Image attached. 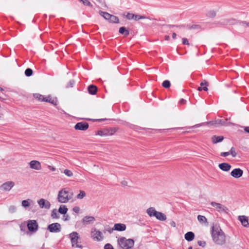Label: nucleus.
I'll use <instances>...</instances> for the list:
<instances>
[{
    "label": "nucleus",
    "instance_id": "1",
    "mask_svg": "<svg viewBox=\"0 0 249 249\" xmlns=\"http://www.w3.org/2000/svg\"><path fill=\"white\" fill-rule=\"evenodd\" d=\"M212 236L213 242L216 245L222 246L226 244V235L219 227H213Z\"/></svg>",
    "mask_w": 249,
    "mask_h": 249
},
{
    "label": "nucleus",
    "instance_id": "2",
    "mask_svg": "<svg viewBox=\"0 0 249 249\" xmlns=\"http://www.w3.org/2000/svg\"><path fill=\"white\" fill-rule=\"evenodd\" d=\"M73 193L70 188H64L58 191L57 200L59 203H67L73 198Z\"/></svg>",
    "mask_w": 249,
    "mask_h": 249
},
{
    "label": "nucleus",
    "instance_id": "3",
    "mask_svg": "<svg viewBox=\"0 0 249 249\" xmlns=\"http://www.w3.org/2000/svg\"><path fill=\"white\" fill-rule=\"evenodd\" d=\"M69 238L73 248L82 249L83 246L81 244L80 237L78 232L74 231L71 233L69 234Z\"/></svg>",
    "mask_w": 249,
    "mask_h": 249
},
{
    "label": "nucleus",
    "instance_id": "4",
    "mask_svg": "<svg viewBox=\"0 0 249 249\" xmlns=\"http://www.w3.org/2000/svg\"><path fill=\"white\" fill-rule=\"evenodd\" d=\"M119 246L123 249H131L134 244V240L131 239H127L124 237L120 238L118 240Z\"/></svg>",
    "mask_w": 249,
    "mask_h": 249
},
{
    "label": "nucleus",
    "instance_id": "5",
    "mask_svg": "<svg viewBox=\"0 0 249 249\" xmlns=\"http://www.w3.org/2000/svg\"><path fill=\"white\" fill-rule=\"evenodd\" d=\"M90 236L94 241L97 242L102 241L104 237L103 233L95 228H91Z\"/></svg>",
    "mask_w": 249,
    "mask_h": 249
},
{
    "label": "nucleus",
    "instance_id": "6",
    "mask_svg": "<svg viewBox=\"0 0 249 249\" xmlns=\"http://www.w3.org/2000/svg\"><path fill=\"white\" fill-rule=\"evenodd\" d=\"M212 207L214 208V210L220 213H228L229 209L225 205L214 201H212L210 203Z\"/></svg>",
    "mask_w": 249,
    "mask_h": 249
},
{
    "label": "nucleus",
    "instance_id": "7",
    "mask_svg": "<svg viewBox=\"0 0 249 249\" xmlns=\"http://www.w3.org/2000/svg\"><path fill=\"white\" fill-rule=\"evenodd\" d=\"M15 186V182L13 181H7L0 186V190L4 192H9Z\"/></svg>",
    "mask_w": 249,
    "mask_h": 249
},
{
    "label": "nucleus",
    "instance_id": "8",
    "mask_svg": "<svg viewBox=\"0 0 249 249\" xmlns=\"http://www.w3.org/2000/svg\"><path fill=\"white\" fill-rule=\"evenodd\" d=\"M47 230L51 232L57 233L61 231V226L59 223H54L50 224L47 227Z\"/></svg>",
    "mask_w": 249,
    "mask_h": 249
},
{
    "label": "nucleus",
    "instance_id": "9",
    "mask_svg": "<svg viewBox=\"0 0 249 249\" xmlns=\"http://www.w3.org/2000/svg\"><path fill=\"white\" fill-rule=\"evenodd\" d=\"M29 165L31 169L39 171L42 169L41 163L36 160H33L29 162Z\"/></svg>",
    "mask_w": 249,
    "mask_h": 249
},
{
    "label": "nucleus",
    "instance_id": "10",
    "mask_svg": "<svg viewBox=\"0 0 249 249\" xmlns=\"http://www.w3.org/2000/svg\"><path fill=\"white\" fill-rule=\"evenodd\" d=\"M231 177L235 178H239L243 175V171L240 168H235L230 173Z\"/></svg>",
    "mask_w": 249,
    "mask_h": 249
},
{
    "label": "nucleus",
    "instance_id": "11",
    "mask_svg": "<svg viewBox=\"0 0 249 249\" xmlns=\"http://www.w3.org/2000/svg\"><path fill=\"white\" fill-rule=\"evenodd\" d=\"M95 221V217L92 216H86L82 219V223L83 225L86 226L92 224Z\"/></svg>",
    "mask_w": 249,
    "mask_h": 249
},
{
    "label": "nucleus",
    "instance_id": "12",
    "mask_svg": "<svg viewBox=\"0 0 249 249\" xmlns=\"http://www.w3.org/2000/svg\"><path fill=\"white\" fill-rule=\"evenodd\" d=\"M27 227L30 231L35 232L37 231L38 225L36 220H31L28 221Z\"/></svg>",
    "mask_w": 249,
    "mask_h": 249
},
{
    "label": "nucleus",
    "instance_id": "13",
    "mask_svg": "<svg viewBox=\"0 0 249 249\" xmlns=\"http://www.w3.org/2000/svg\"><path fill=\"white\" fill-rule=\"evenodd\" d=\"M37 203L41 208L49 209L51 207V204L49 201L43 198L38 200Z\"/></svg>",
    "mask_w": 249,
    "mask_h": 249
},
{
    "label": "nucleus",
    "instance_id": "14",
    "mask_svg": "<svg viewBox=\"0 0 249 249\" xmlns=\"http://www.w3.org/2000/svg\"><path fill=\"white\" fill-rule=\"evenodd\" d=\"M89 127V124L87 123H77L75 126L74 128L76 130H86Z\"/></svg>",
    "mask_w": 249,
    "mask_h": 249
},
{
    "label": "nucleus",
    "instance_id": "15",
    "mask_svg": "<svg viewBox=\"0 0 249 249\" xmlns=\"http://www.w3.org/2000/svg\"><path fill=\"white\" fill-rule=\"evenodd\" d=\"M126 18L128 20L134 19L135 20H138L139 19H144L146 18L144 16L135 15L132 13H127L126 16Z\"/></svg>",
    "mask_w": 249,
    "mask_h": 249
},
{
    "label": "nucleus",
    "instance_id": "16",
    "mask_svg": "<svg viewBox=\"0 0 249 249\" xmlns=\"http://www.w3.org/2000/svg\"><path fill=\"white\" fill-rule=\"evenodd\" d=\"M238 219L240 221L242 225L245 227L249 226L248 218L245 215H240L238 217Z\"/></svg>",
    "mask_w": 249,
    "mask_h": 249
},
{
    "label": "nucleus",
    "instance_id": "17",
    "mask_svg": "<svg viewBox=\"0 0 249 249\" xmlns=\"http://www.w3.org/2000/svg\"><path fill=\"white\" fill-rule=\"evenodd\" d=\"M218 167L223 171L228 172L231 170V166L228 163L223 162L219 164Z\"/></svg>",
    "mask_w": 249,
    "mask_h": 249
},
{
    "label": "nucleus",
    "instance_id": "18",
    "mask_svg": "<svg viewBox=\"0 0 249 249\" xmlns=\"http://www.w3.org/2000/svg\"><path fill=\"white\" fill-rule=\"evenodd\" d=\"M126 229V226L124 224L117 223L114 224L113 230L117 231H124Z\"/></svg>",
    "mask_w": 249,
    "mask_h": 249
},
{
    "label": "nucleus",
    "instance_id": "19",
    "mask_svg": "<svg viewBox=\"0 0 249 249\" xmlns=\"http://www.w3.org/2000/svg\"><path fill=\"white\" fill-rule=\"evenodd\" d=\"M43 102H49L54 106L57 104V101L56 98H53L51 95L45 97V99Z\"/></svg>",
    "mask_w": 249,
    "mask_h": 249
},
{
    "label": "nucleus",
    "instance_id": "20",
    "mask_svg": "<svg viewBox=\"0 0 249 249\" xmlns=\"http://www.w3.org/2000/svg\"><path fill=\"white\" fill-rule=\"evenodd\" d=\"M146 213L150 217H155L158 212L154 207H150L147 209Z\"/></svg>",
    "mask_w": 249,
    "mask_h": 249
},
{
    "label": "nucleus",
    "instance_id": "21",
    "mask_svg": "<svg viewBox=\"0 0 249 249\" xmlns=\"http://www.w3.org/2000/svg\"><path fill=\"white\" fill-rule=\"evenodd\" d=\"M184 238L187 241L190 242L194 239L195 234L193 232L189 231L185 233Z\"/></svg>",
    "mask_w": 249,
    "mask_h": 249
},
{
    "label": "nucleus",
    "instance_id": "22",
    "mask_svg": "<svg viewBox=\"0 0 249 249\" xmlns=\"http://www.w3.org/2000/svg\"><path fill=\"white\" fill-rule=\"evenodd\" d=\"M33 203V201L31 199H27L26 200H22L21 202V206L26 208L28 207H29L31 204H32Z\"/></svg>",
    "mask_w": 249,
    "mask_h": 249
},
{
    "label": "nucleus",
    "instance_id": "23",
    "mask_svg": "<svg viewBox=\"0 0 249 249\" xmlns=\"http://www.w3.org/2000/svg\"><path fill=\"white\" fill-rule=\"evenodd\" d=\"M155 217L160 221H165L167 219L166 215L160 212H158Z\"/></svg>",
    "mask_w": 249,
    "mask_h": 249
},
{
    "label": "nucleus",
    "instance_id": "24",
    "mask_svg": "<svg viewBox=\"0 0 249 249\" xmlns=\"http://www.w3.org/2000/svg\"><path fill=\"white\" fill-rule=\"evenodd\" d=\"M224 139L223 136H217L216 135L213 136L212 138V141L213 143H216L222 142Z\"/></svg>",
    "mask_w": 249,
    "mask_h": 249
},
{
    "label": "nucleus",
    "instance_id": "25",
    "mask_svg": "<svg viewBox=\"0 0 249 249\" xmlns=\"http://www.w3.org/2000/svg\"><path fill=\"white\" fill-rule=\"evenodd\" d=\"M68 211V208L65 205H61L58 210V213L62 214H65Z\"/></svg>",
    "mask_w": 249,
    "mask_h": 249
},
{
    "label": "nucleus",
    "instance_id": "26",
    "mask_svg": "<svg viewBox=\"0 0 249 249\" xmlns=\"http://www.w3.org/2000/svg\"><path fill=\"white\" fill-rule=\"evenodd\" d=\"M97 90V88L94 85H90L88 87V91L89 93L91 94L94 95L95 94Z\"/></svg>",
    "mask_w": 249,
    "mask_h": 249
},
{
    "label": "nucleus",
    "instance_id": "27",
    "mask_svg": "<svg viewBox=\"0 0 249 249\" xmlns=\"http://www.w3.org/2000/svg\"><path fill=\"white\" fill-rule=\"evenodd\" d=\"M99 14L103 17L105 19L107 20H109L110 18L111 15L109 14L108 13L103 12L102 11H99Z\"/></svg>",
    "mask_w": 249,
    "mask_h": 249
},
{
    "label": "nucleus",
    "instance_id": "28",
    "mask_svg": "<svg viewBox=\"0 0 249 249\" xmlns=\"http://www.w3.org/2000/svg\"><path fill=\"white\" fill-rule=\"evenodd\" d=\"M197 220L201 224H207L208 223L207 218L203 215H198Z\"/></svg>",
    "mask_w": 249,
    "mask_h": 249
},
{
    "label": "nucleus",
    "instance_id": "29",
    "mask_svg": "<svg viewBox=\"0 0 249 249\" xmlns=\"http://www.w3.org/2000/svg\"><path fill=\"white\" fill-rule=\"evenodd\" d=\"M33 96L36 99L39 101L43 102L45 99V97L39 93H35L33 94Z\"/></svg>",
    "mask_w": 249,
    "mask_h": 249
},
{
    "label": "nucleus",
    "instance_id": "30",
    "mask_svg": "<svg viewBox=\"0 0 249 249\" xmlns=\"http://www.w3.org/2000/svg\"><path fill=\"white\" fill-rule=\"evenodd\" d=\"M86 193L84 191L80 190L79 193L76 196V198L78 199H82L86 196Z\"/></svg>",
    "mask_w": 249,
    "mask_h": 249
},
{
    "label": "nucleus",
    "instance_id": "31",
    "mask_svg": "<svg viewBox=\"0 0 249 249\" xmlns=\"http://www.w3.org/2000/svg\"><path fill=\"white\" fill-rule=\"evenodd\" d=\"M119 33L121 34H124L125 36H127L129 35V33L128 30H126V28L124 27H122L119 29Z\"/></svg>",
    "mask_w": 249,
    "mask_h": 249
},
{
    "label": "nucleus",
    "instance_id": "32",
    "mask_svg": "<svg viewBox=\"0 0 249 249\" xmlns=\"http://www.w3.org/2000/svg\"><path fill=\"white\" fill-rule=\"evenodd\" d=\"M58 210H57L56 209H53V211H52V214H51V216L52 217V218H59V216L58 214Z\"/></svg>",
    "mask_w": 249,
    "mask_h": 249
},
{
    "label": "nucleus",
    "instance_id": "33",
    "mask_svg": "<svg viewBox=\"0 0 249 249\" xmlns=\"http://www.w3.org/2000/svg\"><path fill=\"white\" fill-rule=\"evenodd\" d=\"M63 173L68 177H71L73 175L72 172L69 169H65Z\"/></svg>",
    "mask_w": 249,
    "mask_h": 249
},
{
    "label": "nucleus",
    "instance_id": "34",
    "mask_svg": "<svg viewBox=\"0 0 249 249\" xmlns=\"http://www.w3.org/2000/svg\"><path fill=\"white\" fill-rule=\"evenodd\" d=\"M212 124L213 125H215L217 126V125H218L219 124L225 125V123L224 121H223L222 120H218L214 122H212Z\"/></svg>",
    "mask_w": 249,
    "mask_h": 249
},
{
    "label": "nucleus",
    "instance_id": "35",
    "mask_svg": "<svg viewBox=\"0 0 249 249\" xmlns=\"http://www.w3.org/2000/svg\"><path fill=\"white\" fill-rule=\"evenodd\" d=\"M109 20L110 22L113 23H118L119 22V19L118 18L113 15L111 16L110 18L109 19Z\"/></svg>",
    "mask_w": 249,
    "mask_h": 249
},
{
    "label": "nucleus",
    "instance_id": "36",
    "mask_svg": "<svg viewBox=\"0 0 249 249\" xmlns=\"http://www.w3.org/2000/svg\"><path fill=\"white\" fill-rule=\"evenodd\" d=\"M106 133H107V135H113L116 131L115 128H110L108 130H107Z\"/></svg>",
    "mask_w": 249,
    "mask_h": 249
},
{
    "label": "nucleus",
    "instance_id": "37",
    "mask_svg": "<svg viewBox=\"0 0 249 249\" xmlns=\"http://www.w3.org/2000/svg\"><path fill=\"white\" fill-rule=\"evenodd\" d=\"M16 210H17L16 207L14 205L10 206L8 208V212L11 213H15L16 212Z\"/></svg>",
    "mask_w": 249,
    "mask_h": 249
},
{
    "label": "nucleus",
    "instance_id": "38",
    "mask_svg": "<svg viewBox=\"0 0 249 249\" xmlns=\"http://www.w3.org/2000/svg\"><path fill=\"white\" fill-rule=\"evenodd\" d=\"M162 85L165 88H168L170 86V82L168 80H165L163 82Z\"/></svg>",
    "mask_w": 249,
    "mask_h": 249
},
{
    "label": "nucleus",
    "instance_id": "39",
    "mask_svg": "<svg viewBox=\"0 0 249 249\" xmlns=\"http://www.w3.org/2000/svg\"><path fill=\"white\" fill-rule=\"evenodd\" d=\"M25 74L27 76H30L33 74V71L32 69L28 68L25 70Z\"/></svg>",
    "mask_w": 249,
    "mask_h": 249
},
{
    "label": "nucleus",
    "instance_id": "40",
    "mask_svg": "<svg viewBox=\"0 0 249 249\" xmlns=\"http://www.w3.org/2000/svg\"><path fill=\"white\" fill-rule=\"evenodd\" d=\"M230 154H231L233 157H235L236 156V152L235 149L234 147H232L230 151H229Z\"/></svg>",
    "mask_w": 249,
    "mask_h": 249
},
{
    "label": "nucleus",
    "instance_id": "41",
    "mask_svg": "<svg viewBox=\"0 0 249 249\" xmlns=\"http://www.w3.org/2000/svg\"><path fill=\"white\" fill-rule=\"evenodd\" d=\"M113 231H114V230H113V228L112 229H111L109 227H107L106 228H105L104 230L103 231V232L104 233L108 232L109 233H111Z\"/></svg>",
    "mask_w": 249,
    "mask_h": 249
},
{
    "label": "nucleus",
    "instance_id": "42",
    "mask_svg": "<svg viewBox=\"0 0 249 249\" xmlns=\"http://www.w3.org/2000/svg\"><path fill=\"white\" fill-rule=\"evenodd\" d=\"M208 16L210 18H213L216 16V12L213 10H211L208 12Z\"/></svg>",
    "mask_w": 249,
    "mask_h": 249
},
{
    "label": "nucleus",
    "instance_id": "43",
    "mask_svg": "<svg viewBox=\"0 0 249 249\" xmlns=\"http://www.w3.org/2000/svg\"><path fill=\"white\" fill-rule=\"evenodd\" d=\"M79 1H81L84 5L89 6H92L91 3L88 0H79Z\"/></svg>",
    "mask_w": 249,
    "mask_h": 249
},
{
    "label": "nucleus",
    "instance_id": "44",
    "mask_svg": "<svg viewBox=\"0 0 249 249\" xmlns=\"http://www.w3.org/2000/svg\"><path fill=\"white\" fill-rule=\"evenodd\" d=\"M97 135H98L101 136H107V133H106V132H104L100 130L97 132Z\"/></svg>",
    "mask_w": 249,
    "mask_h": 249
},
{
    "label": "nucleus",
    "instance_id": "45",
    "mask_svg": "<svg viewBox=\"0 0 249 249\" xmlns=\"http://www.w3.org/2000/svg\"><path fill=\"white\" fill-rule=\"evenodd\" d=\"M70 219V217L69 215L68 214H64L63 216V219L64 221H68Z\"/></svg>",
    "mask_w": 249,
    "mask_h": 249
},
{
    "label": "nucleus",
    "instance_id": "46",
    "mask_svg": "<svg viewBox=\"0 0 249 249\" xmlns=\"http://www.w3.org/2000/svg\"><path fill=\"white\" fill-rule=\"evenodd\" d=\"M105 249H114L112 246L110 244H106L104 247Z\"/></svg>",
    "mask_w": 249,
    "mask_h": 249
},
{
    "label": "nucleus",
    "instance_id": "47",
    "mask_svg": "<svg viewBox=\"0 0 249 249\" xmlns=\"http://www.w3.org/2000/svg\"><path fill=\"white\" fill-rule=\"evenodd\" d=\"M182 43L184 45H189V43L188 39L186 38H182Z\"/></svg>",
    "mask_w": 249,
    "mask_h": 249
},
{
    "label": "nucleus",
    "instance_id": "48",
    "mask_svg": "<svg viewBox=\"0 0 249 249\" xmlns=\"http://www.w3.org/2000/svg\"><path fill=\"white\" fill-rule=\"evenodd\" d=\"M73 211L75 213H78L80 211V208L78 206H75L73 208Z\"/></svg>",
    "mask_w": 249,
    "mask_h": 249
},
{
    "label": "nucleus",
    "instance_id": "49",
    "mask_svg": "<svg viewBox=\"0 0 249 249\" xmlns=\"http://www.w3.org/2000/svg\"><path fill=\"white\" fill-rule=\"evenodd\" d=\"M198 244L200 246H202V247H204L206 245V242L204 241H198Z\"/></svg>",
    "mask_w": 249,
    "mask_h": 249
},
{
    "label": "nucleus",
    "instance_id": "50",
    "mask_svg": "<svg viewBox=\"0 0 249 249\" xmlns=\"http://www.w3.org/2000/svg\"><path fill=\"white\" fill-rule=\"evenodd\" d=\"M242 26L244 27H249V22L246 21H243L241 23Z\"/></svg>",
    "mask_w": 249,
    "mask_h": 249
},
{
    "label": "nucleus",
    "instance_id": "51",
    "mask_svg": "<svg viewBox=\"0 0 249 249\" xmlns=\"http://www.w3.org/2000/svg\"><path fill=\"white\" fill-rule=\"evenodd\" d=\"M202 89H203L205 91H207L208 90V88H207V87L206 86H205L204 87H199L198 88V90H199V91H201Z\"/></svg>",
    "mask_w": 249,
    "mask_h": 249
},
{
    "label": "nucleus",
    "instance_id": "52",
    "mask_svg": "<svg viewBox=\"0 0 249 249\" xmlns=\"http://www.w3.org/2000/svg\"><path fill=\"white\" fill-rule=\"evenodd\" d=\"M230 155L229 152H222L221 155L223 157H227Z\"/></svg>",
    "mask_w": 249,
    "mask_h": 249
},
{
    "label": "nucleus",
    "instance_id": "53",
    "mask_svg": "<svg viewBox=\"0 0 249 249\" xmlns=\"http://www.w3.org/2000/svg\"><path fill=\"white\" fill-rule=\"evenodd\" d=\"M121 184L123 186H127L128 182L126 180H123L121 182Z\"/></svg>",
    "mask_w": 249,
    "mask_h": 249
},
{
    "label": "nucleus",
    "instance_id": "54",
    "mask_svg": "<svg viewBox=\"0 0 249 249\" xmlns=\"http://www.w3.org/2000/svg\"><path fill=\"white\" fill-rule=\"evenodd\" d=\"M48 168L52 171H55L56 170V168L50 165L48 166Z\"/></svg>",
    "mask_w": 249,
    "mask_h": 249
},
{
    "label": "nucleus",
    "instance_id": "55",
    "mask_svg": "<svg viewBox=\"0 0 249 249\" xmlns=\"http://www.w3.org/2000/svg\"><path fill=\"white\" fill-rule=\"evenodd\" d=\"M200 85H201V87H205L204 86L207 87V82H206L205 81H204V82H202L201 83Z\"/></svg>",
    "mask_w": 249,
    "mask_h": 249
},
{
    "label": "nucleus",
    "instance_id": "56",
    "mask_svg": "<svg viewBox=\"0 0 249 249\" xmlns=\"http://www.w3.org/2000/svg\"><path fill=\"white\" fill-rule=\"evenodd\" d=\"M170 225L173 227H175L176 226V222L174 221H172L170 223Z\"/></svg>",
    "mask_w": 249,
    "mask_h": 249
},
{
    "label": "nucleus",
    "instance_id": "57",
    "mask_svg": "<svg viewBox=\"0 0 249 249\" xmlns=\"http://www.w3.org/2000/svg\"><path fill=\"white\" fill-rule=\"evenodd\" d=\"M244 130L245 132L249 133V126L245 127Z\"/></svg>",
    "mask_w": 249,
    "mask_h": 249
},
{
    "label": "nucleus",
    "instance_id": "58",
    "mask_svg": "<svg viewBox=\"0 0 249 249\" xmlns=\"http://www.w3.org/2000/svg\"><path fill=\"white\" fill-rule=\"evenodd\" d=\"M69 84L70 86L72 87L73 85L74 84V81H70Z\"/></svg>",
    "mask_w": 249,
    "mask_h": 249
},
{
    "label": "nucleus",
    "instance_id": "59",
    "mask_svg": "<svg viewBox=\"0 0 249 249\" xmlns=\"http://www.w3.org/2000/svg\"><path fill=\"white\" fill-rule=\"evenodd\" d=\"M177 35L176 33H174L172 34V38L175 39Z\"/></svg>",
    "mask_w": 249,
    "mask_h": 249
},
{
    "label": "nucleus",
    "instance_id": "60",
    "mask_svg": "<svg viewBox=\"0 0 249 249\" xmlns=\"http://www.w3.org/2000/svg\"><path fill=\"white\" fill-rule=\"evenodd\" d=\"M165 39L166 40H169L170 39V36H166L165 37Z\"/></svg>",
    "mask_w": 249,
    "mask_h": 249
},
{
    "label": "nucleus",
    "instance_id": "61",
    "mask_svg": "<svg viewBox=\"0 0 249 249\" xmlns=\"http://www.w3.org/2000/svg\"><path fill=\"white\" fill-rule=\"evenodd\" d=\"M192 28H196V29H197V28H199V26H198V25H195L194 26H192Z\"/></svg>",
    "mask_w": 249,
    "mask_h": 249
},
{
    "label": "nucleus",
    "instance_id": "62",
    "mask_svg": "<svg viewBox=\"0 0 249 249\" xmlns=\"http://www.w3.org/2000/svg\"><path fill=\"white\" fill-rule=\"evenodd\" d=\"M180 102L181 103H184L185 101H184V100L182 99V100H180Z\"/></svg>",
    "mask_w": 249,
    "mask_h": 249
},
{
    "label": "nucleus",
    "instance_id": "63",
    "mask_svg": "<svg viewBox=\"0 0 249 249\" xmlns=\"http://www.w3.org/2000/svg\"><path fill=\"white\" fill-rule=\"evenodd\" d=\"M0 91H3V89H2V88H0Z\"/></svg>",
    "mask_w": 249,
    "mask_h": 249
},
{
    "label": "nucleus",
    "instance_id": "64",
    "mask_svg": "<svg viewBox=\"0 0 249 249\" xmlns=\"http://www.w3.org/2000/svg\"><path fill=\"white\" fill-rule=\"evenodd\" d=\"M188 249H193V248L192 247H190Z\"/></svg>",
    "mask_w": 249,
    "mask_h": 249
}]
</instances>
